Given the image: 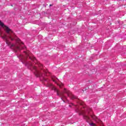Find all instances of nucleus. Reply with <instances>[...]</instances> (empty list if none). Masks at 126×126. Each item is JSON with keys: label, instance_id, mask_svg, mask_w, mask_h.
Instances as JSON below:
<instances>
[{"label": "nucleus", "instance_id": "obj_16", "mask_svg": "<svg viewBox=\"0 0 126 126\" xmlns=\"http://www.w3.org/2000/svg\"><path fill=\"white\" fill-rule=\"evenodd\" d=\"M53 5L52 4H50V6H52Z\"/></svg>", "mask_w": 126, "mask_h": 126}, {"label": "nucleus", "instance_id": "obj_10", "mask_svg": "<svg viewBox=\"0 0 126 126\" xmlns=\"http://www.w3.org/2000/svg\"><path fill=\"white\" fill-rule=\"evenodd\" d=\"M90 126H96V125L94 123H90Z\"/></svg>", "mask_w": 126, "mask_h": 126}, {"label": "nucleus", "instance_id": "obj_11", "mask_svg": "<svg viewBox=\"0 0 126 126\" xmlns=\"http://www.w3.org/2000/svg\"><path fill=\"white\" fill-rule=\"evenodd\" d=\"M24 53H25V54H26V56H27V57L29 56V54H28V53H27V52H25V51H24Z\"/></svg>", "mask_w": 126, "mask_h": 126}, {"label": "nucleus", "instance_id": "obj_18", "mask_svg": "<svg viewBox=\"0 0 126 126\" xmlns=\"http://www.w3.org/2000/svg\"><path fill=\"white\" fill-rule=\"evenodd\" d=\"M45 73H47V72H46V71H45Z\"/></svg>", "mask_w": 126, "mask_h": 126}, {"label": "nucleus", "instance_id": "obj_21", "mask_svg": "<svg viewBox=\"0 0 126 126\" xmlns=\"http://www.w3.org/2000/svg\"><path fill=\"white\" fill-rule=\"evenodd\" d=\"M81 105H82V103H81Z\"/></svg>", "mask_w": 126, "mask_h": 126}, {"label": "nucleus", "instance_id": "obj_19", "mask_svg": "<svg viewBox=\"0 0 126 126\" xmlns=\"http://www.w3.org/2000/svg\"><path fill=\"white\" fill-rule=\"evenodd\" d=\"M88 114H89V111H88Z\"/></svg>", "mask_w": 126, "mask_h": 126}, {"label": "nucleus", "instance_id": "obj_4", "mask_svg": "<svg viewBox=\"0 0 126 126\" xmlns=\"http://www.w3.org/2000/svg\"><path fill=\"white\" fill-rule=\"evenodd\" d=\"M64 90L63 91L64 93H66L67 95L68 96V97L71 98V99H77V97L73 95L71 92H70L69 91H66V89H64Z\"/></svg>", "mask_w": 126, "mask_h": 126}, {"label": "nucleus", "instance_id": "obj_17", "mask_svg": "<svg viewBox=\"0 0 126 126\" xmlns=\"http://www.w3.org/2000/svg\"><path fill=\"white\" fill-rule=\"evenodd\" d=\"M24 48H26V46H25Z\"/></svg>", "mask_w": 126, "mask_h": 126}, {"label": "nucleus", "instance_id": "obj_8", "mask_svg": "<svg viewBox=\"0 0 126 126\" xmlns=\"http://www.w3.org/2000/svg\"><path fill=\"white\" fill-rule=\"evenodd\" d=\"M80 115H83L84 119H85V120H86L87 121L89 120L90 118H89L88 116L85 114V112L84 111H80Z\"/></svg>", "mask_w": 126, "mask_h": 126}, {"label": "nucleus", "instance_id": "obj_5", "mask_svg": "<svg viewBox=\"0 0 126 126\" xmlns=\"http://www.w3.org/2000/svg\"><path fill=\"white\" fill-rule=\"evenodd\" d=\"M29 58L30 59V60H31V61H33V62H34L35 63H36V64L38 65L39 67H40L41 69H42V68L43 67V65L39 63V62L37 61V60L36 59V58L35 57H29Z\"/></svg>", "mask_w": 126, "mask_h": 126}, {"label": "nucleus", "instance_id": "obj_7", "mask_svg": "<svg viewBox=\"0 0 126 126\" xmlns=\"http://www.w3.org/2000/svg\"><path fill=\"white\" fill-rule=\"evenodd\" d=\"M52 80L54 82H55V83H56V84H57L58 85H59V86L60 87H62V86H63V83H61V84H59V79H58V78L57 77H54L52 78Z\"/></svg>", "mask_w": 126, "mask_h": 126}, {"label": "nucleus", "instance_id": "obj_15", "mask_svg": "<svg viewBox=\"0 0 126 126\" xmlns=\"http://www.w3.org/2000/svg\"><path fill=\"white\" fill-rule=\"evenodd\" d=\"M89 111H92L91 109H89Z\"/></svg>", "mask_w": 126, "mask_h": 126}, {"label": "nucleus", "instance_id": "obj_1", "mask_svg": "<svg viewBox=\"0 0 126 126\" xmlns=\"http://www.w3.org/2000/svg\"><path fill=\"white\" fill-rule=\"evenodd\" d=\"M2 39H5V42L7 45V46H9L10 48V49H12V48H14V49L15 51H20L21 50H22L23 49V45H24V43L23 42H21V40L20 39L18 38L16 40V44H11V43L8 39H7L6 35H4V36H2Z\"/></svg>", "mask_w": 126, "mask_h": 126}, {"label": "nucleus", "instance_id": "obj_2", "mask_svg": "<svg viewBox=\"0 0 126 126\" xmlns=\"http://www.w3.org/2000/svg\"><path fill=\"white\" fill-rule=\"evenodd\" d=\"M0 25L3 27L4 30H5V32L8 34L9 39H10L11 41H13L14 38H15V35L12 30H10L7 26L4 25V24L1 22V21H0Z\"/></svg>", "mask_w": 126, "mask_h": 126}, {"label": "nucleus", "instance_id": "obj_13", "mask_svg": "<svg viewBox=\"0 0 126 126\" xmlns=\"http://www.w3.org/2000/svg\"><path fill=\"white\" fill-rule=\"evenodd\" d=\"M22 63H24V59H23Z\"/></svg>", "mask_w": 126, "mask_h": 126}, {"label": "nucleus", "instance_id": "obj_12", "mask_svg": "<svg viewBox=\"0 0 126 126\" xmlns=\"http://www.w3.org/2000/svg\"><path fill=\"white\" fill-rule=\"evenodd\" d=\"M61 95H62V96L63 97H64V95H63V94H61Z\"/></svg>", "mask_w": 126, "mask_h": 126}, {"label": "nucleus", "instance_id": "obj_6", "mask_svg": "<svg viewBox=\"0 0 126 126\" xmlns=\"http://www.w3.org/2000/svg\"><path fill=\"white\" fill-rule=\"evenodd\" d=\"M48 87H50V88H51L52 90H54V91H55V92H57V95L58 96L60 95V91L59 90H58V89H57L56 87H54V85H53V84H48Z\"/></svg>", "mask_w": 126, "mask_h": 126}, {"label": "nucleus", "instance_id": "obj_14", "mask_svg": "<svg viewBox=\"0 0 126 126\" xmlns=\"http://www.w3.org/2000/svg\"><path fill=\"white\" fill-rule=\"evenodd\" d=\"M21 57L22 59H23V56H22V55H21Z\"/></svg>", "mask_w": 126, "mask_h": 126}, {"label": "nucleus", "instance_id": "obj_9", "mask_svg": "<svg viewBox=\"0 0 126 126\" xmlns=\"http://www.w3.org/2000/svg\"><path fill=\"white\" fill-rule=\"evenodd\" d=\"M91 118H92L94 121H95L96 122H98V118L95 115H91Z\"/></svg>", "mask_w": 126, "mask_h": 126}, {"label": "nucleus", "instance_id": "obj_20", "mask_svg": "<svg viewBox=\"0 0 126 126\" xmlns=\"http://www.w3.org/2000/svg\"><path fill=\"white\" fill-rule=\"evenodd\" d=\"M11 6H13V5H11Z\"/></svg>", "mask_w": 126, "mask_h": 126}, {"label": "nucleus", "instance_id": "obj_3", "mask_svg": "<svg viewBox=\"0 0 126 126\" xmlns=\"http://www.w3.org/2000/svg\"><path fill=\"white\" fill-rule=\"evenodd\" d=\"M26 65H27V66H28L29 65V66H31V69H32H32H34V71H35V75L37 77H41L42 76V72H41L40 71L38 70L37 69V68L36 67V66H33V65H32V63H31L29 62V63H27L26 64Z\"/></svg>", "mask_w": 126, "mask_h": 126}]
</instances>
